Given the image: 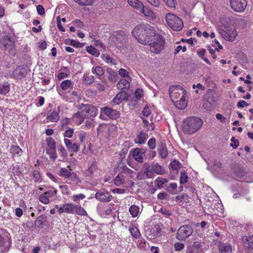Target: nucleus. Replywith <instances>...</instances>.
I'll return each instance as SVG.
<instances>
[{
	"mask_svg": "<svg viewBox=\"0 0 253 253\" xmlns=\"http://www.w3.org/2000/svg\"><path fill=\"white\" fill-rule=\"evenodd\" d=\"M95 198L101 202H109L111 200L112 196L108 192L99 190L95 195Z\"/></svg>",
	"mask_w": 253,
	"mask_h": 253,
	"instance_id": "nucleus-16",
	"label": "nucleus"
},
{
	"mask_svg": "<svg viewBox=\"0 0 253 253\" xmlns=\"http://www.w3.org/2000/svg\"><path fill=\"white\" fill-rule=\"evenodd\" d=\"M57 190L55 188H53V190H49L44 193V194L47 196L49 198L52 197L54 195H56Z\"/></svg>",
	"mask_w": 253,
	"mask_h": 253,
	"instance_id": "nucleus-52",
	"label": "nucleus"
},
{
	"mask_svg": "<svg viewBox=\"0 0 253 253\" xmlns=\"http://www.w3.org/2000/svg\"><path fill=\"white\" fill-rule=\"evenodd\" d=\"M101 112L110 118L117 119L120 117V113L117 111L111 108L104 107L101 108Z\"/></svg>",
	"mask_w": 253,
	"mask_h": 253,
	"instance_id": "nucleus-14",
	"label": "nucleus"
},
{
	"mask_svg": "<svg viewBox=\"0 0 253 253\" xmlns=\"http://www.w3.org/2000/svg\"><path fill=\"white\" fill-rule=\"evenodd\" d=\"M72 82L70 80H67L61 82L60 86L63 90H66L71 86Z\"/></svg>",
	"mask_w": 253,
	"mask_h": 253,
	"instance_id": "nucleus-46",
	"label": "nucleus"
},
{
	"mask_svg": "<svg viewBox=\"0 0 253 253\" xmlns=\"http://www.w3.org/2000/svg\"><path fill=\"white\" fill-rule=\"evenodd\" d=\"M60 109L59 106L58 107L57 110H53L50 115L47 117V119L52 122H56L59 119V113Z\"/></svg>",
	"mask_w": 253,
	"mask_h": 253,
	"instance_id": "nucleus-21",
	"label": "nucleus"
},
{
	"mask_svg": "<svg viewBox=\"0 0 253 253\" xmlns=\"http://www.w3.org/2000/svg\"><path fill=\"white\" fill-rule=\"evenodd\" d=\"M168 182V179L167 178H164L161 177H158L155 180V183L156 186L159 188H162L163 187V185Z\"/></svg>",
	"mask_w": 253,
	"mask_h": 253,
	"instance_id": "nucleus-35",
	"label": "nucleus"
},
{
	"mask_svg": "<svg viewBox=\"0 0 253 253\" xmlns=\"http://www.w3.org/2000/svg\"><path fill=\"white\" fill-rule=\"evenodd\" d=\"M39 201L44 204H48L49 203V198L44 193L39 196Z\"/></svg>",
	"mask_w": 253,
	"mask_h": 253,
	"instance_id": "nucleus-50",
	"label": "nucleus"
},
{
	"mask_svg": "<svg viewBox=\"0 0 253 253\" xmlns=\"http://www.w3.org/2000/svg\"><path fill=\"white\" fill-rule=\"evenodd\" d=\"M0 45L4 50H7L10 55L14 56L16 54L15 41L11 37L7 35L3 36L0 39Z\"/></svg>",
	"mask_w": 253,
	"mask_h": 253,
	"instance_id": "nucleus-7",
	"label": "nucleus"
},
{
	"mask_svg": "<svg viewBox=\"0 0 253 253\" xmlns=\"http://www.w3.org/2000/svg\"><path fill=\"white\" fill-rule=\"evenodd\" d=\"M10 152L13 156H20L23 151L18 146L12 145L10 148Z\"/></svg>",
	"mask_w": 253,
	"mask_h": 253,
	"instance_id": "nucleus-31",
	"label": "nucleus"
},
{
	"mask_svg": "<svg viewBox=\"0 0 253 253\" xmlns=\"http://www.w3.org/2000/svg\"><path fill=\"white\" fill-rule=\"evenodd\" d=\"M47 154H48L50 159L54 160L57 158V154L56 153V149H46Z\"/></svg>",
	"mask_w": 253,
	"mask_h": 253,
	"instance_id": "nucleus-45",
	"label": "nucleus"
},
{
	"mask_svg": "<svg viewBox=\"0 0 253 253\" xmlns=\"http://www.w3.org/2000/svg\"><path fill=\"white\" fill-rule=\"evenodd\" d=\"M204 242L198 241L189 243L187 247L186 253H204Z\"/></svg>",
	"mask_w": 253,
	"mask_h": 253,
	"instance_id": "nucleus-10",
	"label": "nucleus"
},
{
	"mask_svg": "<svg viewBox=\"0 0 253 253\" xmlns=\"http://www.w3.org/2000/svg\"><path fill=\"white\" fill-rule=\"evenodd\" d=\"M218 251L220 253H231L232 246L229 244L220 243L218 245Z\"/></svg>",
	"mask_w": 253,
	"mask_h": 253,
	"instance_id": "nucleus-22",
	"label": "nucleus"
},
{
	"mask_svg": "<svg viewBox=\"0 0 253 253\" xmlns=\"http://www.w3.org/2000/svg\"><path fill=\"white\" fill-rule=\"evenodd\" d=\"M152 112L151 107L146 106L143 109L142 114L144 116L148 117L150 115Z\"/></svg>",
	"mask_w": 253,
	"mask_h": 253,
	"instance_id": "nucleus-51",
	"label": "nucleus"
},
{
	"mask_svg": "<svg viewBox=\"0 0 253 253\" xmlns=\"http://www.w3.org/2000/svg\"><path fill=\"white\" fill-rule=\"evenodd\" d=\"M184 248V245L183 243L177 242L174 245V248L175 251H180Z\"/></svg>",
	"mask_w": 253,
	"mask_h": 253,
	"instance_id": "nucleus-53",
	"label": "nucleus"
},
{
	"mask_svg": "<svg viewBox=\"0 0 253 253\" xmlns=\"http://www.w3.org/2000/svg\"><path fill=\"white\" fill-rule=\"evenodd\" d=\"M64 142L66 146L72 152H78L79 148V146L76 143H72L71 141L68 139H65Z\"/></svg>",
	"mask_w": 253,
	"mask_h": 253,
	"instance_id": "nucleus-25",
	"label": "nucleus"
},
{
	"mask_svg": "<svg viewBox=\"0 0 253 253\" xmlns=\"http://www.w3.org/2000/svg\"><path fill=\"white\" fill-rule=\"evenodd\" d=\"M74 1L80 5L89 6L93 4L95 0H74Z\"/></svg>",
	"mask_w": 253,
	"mask_h": 253,
	"instance_id": "nucleus-36",
	"label": "nucleus"
},
{
	"mask_svg": "<svg viewBox=\"0 0 253 253\" xmlns=\"http://www.w3.org/2000/svg\"><path fill=\"white\" fill-rule=\"evenodd\" d=\"M98 173V169L95 162H93L86 170L85 174L86 176L93 177L96 176Z\"/></svg>",
	"mask_w": 253,
	"mask_h": 253,
	"instance_id": "nucleus-20",
	"label": "nucleus"
},
{
	"mask_svg": "<svg viewBox=\"0 0 253 253\" xmlns=\"http://www.w3.org/2000/svg\"><path fill=\"white\" fill-rule=\"evenodd\" d=\"M127 2L130 6L138 11L143 8V4L139 0H127Z\"/></svg>",
	"mask_w": 253,
	"mask_h": 253,
	"instance_id": "nucleus-28",
	"label": "nucleus"
},
{
	"mask_svg": "<svg viewBox=\"0 0 253 253\" xmlns=\"http://www.w3.org/2000/svg\"><path fill=\"white\" fill-rule=\"evenodd\" d=\"M85 198V196L83 194H80L79 195H74L72 196V200L76 203L79 202L81 200H83Z\"/></svg>",
	"mask_w": 253,
	"mask_h": 253,
	"instance_id": "nucleus-49",
	"label": "nucleus"
},
{
	"mask_svg": "<svg viewBox=\"0 0 253 253\" xmlns=\"http://www.w3.org/2000/svg\"><path fill=\"white\" fill-rule=\"evenodd\" d=\"M139 11L143 14L144 16L150 19L154 20L156 18V16L153 11L144 5H143V8H141Z\"/></svg>",
	"mask_w": 253,
	"mask_h": 253,
	"instance_id": "nucleus-19",
	"label": "nucleus"
},
{
	"mask_svg": "<svg viewBox=\"0 0 253 253\" xmlns=\"http://www.w3.org/2000/svg\"><path fill=\"white\" fill-rule=\"evenodd\" d=\"M159 154L160 157L163 158H166L168 156V150L166 147V145L162 142L159 145Z\"/></svg>",
	"mask_w": 253,
	"mask_h": 253,
	"instance_id": "nucleus-29",
	"label": "nucleus"
},
{
	"mask_svg": "<svg viewBox=\"0 0 253 253\" xmlns=\"http://www.w3.org/2000/svg\"><path fill=\"white\" fill-rule=\"evenodd\" d=\"M9 84L7 82L0 84V94L5 95L9 91Z\"/></svg>",
	"mask_w": 253,
	"mask_h": 253,
	"instance_id": "nucleus-34",
	"label": "nucleus"
},
{
	"mask_svg": "<svg viewBox=\"0 0 253 253\" xmlns=\"http://www.w3.org/2000/svg\"><path fill=\"white\" fill-rule=\"evenodd\" d=\"M150 4L156 7H159L160 5L159 0H146Z\"/></svg>",
	"mask_w": 253,
	"mask_h": 253,
	"instance_id": "nucleus-58",
	"label": "nucleus"
},
{
	"mask_svg": "<svg viewBox=\"0 0 253 253\" xmlns=\"http://www.w3.org/2000/svg\"><path fill=\"white\" fill-rule=\"evenodd\" d=\"M133 173L132 171L130 169L126 168L125 169L124 172L119 173L114 179V183L117 185L120 186L125 182L126 175L127 173L131 174Z\"/></svg>",
	"mask_w": 253,
	"mask_h": 253,
	"instance_id": "nucleus-15",
	"label": "nucleus"
},
{
	"mask_svg": "<svg viewBox=\"0 0 253 253\" xmlns=\"http://www.w3.org/2000/svg\"><path fill=\"white\" fill-rule=\"evenodd\" d=\"M92 73L95 74L96 75L100 76L99 78L103 82H106V80L101 76L104 74V71L102 67L100 66H96L92 68Z\"/></svg>",
	"mask_w": 253,
	"mask_h": 253,
	"instance_id": "nucleus-26",
	"label": "nucleus"
},
{
	"mask_svg": "<svg viewBox=\"0 0 253 253\" xmlns=\"http://www.w3.org/2000/svg\"><path fill=\"white\" fill-rule=\"evenodd\" d=\"M133 37L138 42L150 46V51L159 54L164 48L165 41L163 37L156 32L154 27L145 23L136 25L132 30Z\"/></svg>",
	"mask_w": 253,
	"mask_h": 253,
	"instance_id": "nucleus-1",
	"label": "nucleus"
},
{
	"mask_svg": "<svg viewBox=\"0 0 253 253\" xmlns=\"http://www.w3.org/2000/svg\"><path fill=\"white\" fill-rule=\"evenodd\" d=\"M208 224V222L205 221H202L200 223H196L194 224V226L195 227H201V228L204 230L206 228L207 225Z\"/></svg>",
	"mask_w": 253,
	"mask_h": 253,
	"instance_id": "nucleus-56",
	"label": "nucleus"
},
{
	"mask_svg": "<svg viewBox=\"0 0 253 253\" xmlns=\"http://www.w3.org/2000/svg\"><path fill=\"white\" fill-rule=\"evenodd\" d=\"M106 72L109 75L108 78L111 82H115L116 81L117 74L113 69L109 68L107 69Z\"/></svg>",
	"mask_w": 253,
	"mask_h": 253,
	"instance_id": "nucleus-33",
	"label": "nucleus"
},
{
	"mask_svg": "<svg viewBox=\"0 0 253 253\" xmlns=\"http://www.w3.org/2000/svg\"><path fill=\"white\" fill-rule=\"evenodd\" d=\"M130 86L129 82L125 79H122L117 84V87L119 89H128Z\"/></svg>",
	"mask_w": 253,
	"mask_h": 253,
	"instance_id": "nucleus-30",
	"label": "nucleus"
},
{
	"mask_svg": "<svg viewBox=\"0 0 253 253\" xmlns=\"http://www.w3.org/2000/svg\"><path fill=\"white\" fill-rule=\"evenodd\" d=\"M86 51L89 53L96 57H98L99 55V51L95 47L89 46L86 47Z\"/></svg>",
	"mask_w": 253,
	"mask_h": 253,
	"instance_id": "nucleus-39",
	"label": "nucleus"
},
{
	"mask_svg": "<svg viewBox=\"0 0 253 253\" xmlns=\"http://www.w3.org/2000/svg\"><path fill=\"white\" fill-rule=\"evenodd\" d=\"M129 231L134 237L138 238L140 236V233L137 227L132 226L129 227Z\"/></svg>",
	"mask_w": 253,
	"mask_h": 253,
	"instance_id": "nucleus-42",
	"label": "nucleus"
},
{
	"mask_svg": "<svg viewBox=\"0 0 253 253\" xmlns=\"http://www.w3.org/2000/svg\"><path fill=\"white\" fill-rule=\"evenodd\" d=\"M148 138V134L143 131L140 132L136 138L134 139L135 143L142 144L145 143L146 140Z\"/></svg>",
	"mask_w": 253,
	"mask_h": 253,
	"instance_id": "nucleus-23",
	"label": "nucleus"
},
{
	"mask_svg": "<svg viewBox=\"0 0 253 253\" xmlns=\"http://www.w3.org/2000/svg\"><path fill=\"white\" fill-rule=\"evenodd\" d=\"M242 242L245 252L247 253H253V235L244 236Z\"/></svg>",
	"mask_w": 253,
	"mask_h": 253,
	"instance_id": "nucleus-12",
	"label": "nucleus"
},
{
	"mask_svg": "<svg viewBox=\"0 0 253 253\" xmlns=\"http://www.w3.org/2000/svg\"><path fill=\"white\" fill-rule=\"evenodd\" d=\"M165 19L168 25L173 30L179 31L182 29L183 21L177 15L172 13H168L165 16Z\"/></svg>",
	"mask_w": 253,
	"mask_h": 253,
	"instance_id": "nucleus-6",
	"label": "nucleus"
},
{
	"mask_svg": "<svg viewBox=\"0 0 253 253\" xmlns=\"http://www.w3.org/2000/svg\"><path fill=\"white\" fill-rule=\"evenodd\" d=\"M129 211L133 217H136L139 212V208L135 205H132L129 208Z\"/></svg>",
	"mask_w": 253,
	"mask_h": 253,
	"instance_id": "nucleus-37",
	"label": "nucleus"
},
{
	"mask_svg": "<svg viewBox=\"0 0 253 253\" xmlns=\"http://www.w3.org/2000/svg\"><path fill=\"white\" fill-rule=\"evenodd\" d=\"M148 145L151 149H154L156 147V140L155 138H151L148 142Z\"/></svg>",
	"mask_w": 253,
	"mask_h": 253,
	"instance_id": "nucleus-57",
	"label": "nucleus"
},
{
	"mask_svg": "<svg viewBox=\"0 0 253 253\" xmlns=\"http://www.w3.org/2000/svg\"><path fill=\"white\" fill-rule=\"evenodd\" d=\"M126 92L120 91L114 97L113 100V102L116 105L120 104L123 100L126 98Z\"/></svg>",
	"mask_w": 253,
	"mask_h": 253,
	"instance_id": "nucleus-24",
	"label": "nucleus"
},
{
	"mask_svg": "<svg viewBox=\"0 0 253 253\" xmlns=\"http://www.w3.org/2000/svg\"><path fill=\"white\" fill-rule=\"evenodd\" d=\"M86 136V132H84L83 131L79 132V134H78V137H79V140L81 141V143H83L84 141Z\"/></svg>",
	"mask_w": 253,
	"mask_h": 253,
	"instance_id": "nucleus-54",
	"label": "nucleus"
},
{
	"mask_svg": "<svg viewBox=\"0 0 253 253\" xmlns=\"http://www.w3.org/2000/svg\"><path fill=\"white\" fill-rule=\"evenodd\" d=\"M94 77L92 76H87L84 78L85 82L87 84H91L94 82Z\"/></svg>",
	"mask_w": 253,
	"mask_h": 253,
	"instance_id": "nucleus-63",
	"label": "nucleus"
},
{
	"mask_svg": "<svg viewBox=\"0 0 253 253\" xmlns=\"http://www.w3.org/2000/svg\"><path fill=\"white\" fill-rule=\"evenodd\" d=\"M33 179L35 182H41L42 180L41 175L38 170H34L33 172Z\"/></svg>",
	"mask_w": 253,
	"mask_h": 253,
	"instance_id": "nucleus-43",
	"label": "nucleus"
},
{
	"mask_svg": "<svg viewBox=\"0 0 253 253\" xmlns=\"http://www.w3.org/2000/svg\"><path fill=\"white\" fill-rule=\"evenodd\" d=\"M203 125V121L198 117H188L182 122V129L186 134H193L197 132Z\"/></svg>",
	"mask_w": 253,
	"mask_h": 253,
	"instance_id": "nucleus-4",
	"label": "nucleus"
},
{
	"mask_svg": "<svg viewBox=\"0 0 253 253\" xmlns=\"http://www.w3.org/2000/svg\"><path fill=\"white\" fill-rule=\"evenodd\" d=\"M102 59L108 64L111 65H115L114 59L109 55L107 54H103L101 56Z\"/></svg>",
	"mask_w": 253,
	"mask_h": 253,
	"instance_id": "nucleus-40",
	"label": "nucleus"
},
{
	"mask_svg": "<svg viewBox=\"0 0 253 253\" xmlns=\"http://www.w3.org/2000/svg\"><path fill=\"white\" fill-rule=\"evenodd\" d=\"M151 169L153 171V173L159 175H163L165 173V169L160 165L158 164H153L151 165Z\"/></svg>",
	"mask_w": 253,
	"mask_h": 253,
	"instance_id": "nucleus-27",
	"label": "nucleus"
},
{
	"mask_svg": "<svg viewBox=\"0 0 253 253\" xmlns=\"http://www.w3.org/2000/svg\"><path fill=\"white\" fill-rule=\"evenodd\" d=\"M170 166L174 170H177L181 167V164L177 160H173L170 163Z\"/></svg>",
	"mask_w": 253,
	"mask_h": 253,
	"instance_id": "nucleus-47",
	"label": "nucleus"
},
{
	"mask_svg": "<svg viewBox=\"0 0 253 253\" xmlns=\"http://www.w3.org/2000/svg\"><path fill=\"white\" fill-rule=\"evenodd\" d=\"M74 214H76L81 216H87V213L85 210L80 206L75 205Z\"/></svg>",
	"mask_w": 253,
	"mask_h": 253,
	"instance_id": "nucleus-32",
	"label": "nucleus"
},
{
	"mask_svg": "<svg viewBox=\"0 0 253 253\" xmlns=\"http://www.w3.org/2000/svg\"><path fill=\"white\" fill-rule=\"evenodd\" d=\"M231 146H232L233 148H236L239 145V141L235 139L234 137H232V138L231 139Z\"/></svg>",
	"mask_w": 253,
	"mask_h": 253,
	"instance_id": "nucleus-60",
	"label": "nucleus"
},
{
	"mask_svg": "<svg viewBox=\"0 0 253 253\" xmlns=\"http://www.w3.org/2000/svg\"><path fill=\"white\" fill-rule=\"evenodd\" d=\"M216 118L219 120L222 123H225L226 122V118L223 117L221 114L217 113L215 115Z\"/></svg>",
	"mask_w": 253,
	"mask_h": 253,
	"instance_id": "nucleus-64",
	"label": "nucleus"
},
{
	"mask_svg": "<svg viewBox=\"0 0 253 253\" xmlns=\"http://www.w3.org/2000/svg\"><path fill=\"white\" fill-rule=\"evenodd\" d=\"M97 114V109L95 107L82 104L79 106V111L73 115V119L78 125H80L85 119L95 117Z\"/></svg>",
	"mask_w": 253,
	"mask_h": 253,
	"instance_id": "nucleus-3",
	"label": "nucleus"
},
{
	"mask_svg": "<svg viewBox=\"0 0 253 253\" xmlns=\"http://www.w3.org/2000/svg\"><path fill=\"white\" fill-rule=\"evenodd\" d=\"M115 40L114 42L118 46H121L126 41V36L125 33L122 31L117 32L115 35Z\"/></svg>",
	"mask_w": 253,
	"mask_h": 253,
	"instance_id": "nucleus-18",
	"label": "nucleus"
},
{
	"mask_svg": "<svg viewBox=\"0 0 253 253\" xmlns=\"http://www.w3.org/2000/svg\"><path fill=\"white\" fill-rule=\"evenodd\" d=\"M47 147L46 149H56L55 140L52 137H48L46 139Z\"/></svg>",
	"mask_w": 253,
	"mask_h": 253,
	"instance_id": "nucleus-38",
	"label": "nucleus"
},
{
	"mask_svg": "<svg viewBox=\"0 0 253 253\" xmlns=\"http://www.w3.org/2000/svg\"><path fill=\"white\" fill-rule=\"evenodd\" d=\"M75 206V204L67 203L62 205L61 207L55 205V208L58 210L59 214L63 212L68 214H74Z\"/></svg>",
	"mask_w": 253,
	"mask_h": 253,
	"instance_id": "nucleus-13",
	"label": "nucleus"
},
{
	"mask_svg": "<svg viewBox=\"0 0 253 253\" xmlns=\"http://www.w3.org/2000/svg\"><path fill=\"white\" fill-rule=\"evenodd\" d=\"M145 150L143 148H135L132 151L134 159L139 163H142L145 156Z\"/></svg>",
	"mask_w": 253,
	"mask_h": 253,
	"instance_id": "nucleus-17",
	"label": "nucleus"
},
{
	"mask_svg": "<svg viewBox=\"0 0 253 253\" xmlns=\"http://www.w3.org/2000/svg\"><path fill=\"white\" fill-rule=\"evenodd\" d=\"M73 24L77 27H78L80 28H83L84 26V23L80 20L76 19L75 20Z\"/></svg>",
	"mask_w": 253,
	"mask_h": 253,
	"instance_id": "nucleus-62",
	"label": "nucleus"
},
{
	"mask_svg": "<svg viewBox=\"0 0 253 253\" xmlns=\"http://www.w3.org/2000/svg\"><path fill=\"white\" fill-rule=\"evenodd\" d=\"M74 132V130L72 128H69L65 131L64 132V135L65 137H67L71 138L72 135Z\"/></svg>",
	"mask_w": 253,
	"mask_h": 253,
	"instance_id": "nucleus-61",
	"label": "nucleus"
},
{
	"mask_svg": "<svg viewBox=\"0 0 253 253\" xmlns=\"http://www.w3.org/2000/svg\"><path fill=\"white\" fill-rule=\"evenodd\" d=\"M224 23L225 20L221 19V23L224 29H219V33L224 40L229 42H233L237 36V31L233 26H229L227 23Z\"/></svg>",
	"mask_w": 253,
	"mask_h": 253,
	"instance_id": "nucleus-5",
	"label": "nucleus"
},
{
	"mask_svg": "<svg viewBox=\"0 0 253 253\" xmlns=\"http://www.w3.org/2000/svg\"><path fill=\"white\" fill-rule=\"evenodd\" d=\"M59 188L61 189V192L63 194L68 195L69 194V188L67 185H60Z\"/></svg>",
	"mask_w": 253,
	"mask_h": 253,
	"instance_id": "nucleus-55",
	"label": "nucleus"
},
{
	"mask_svg": "<svg viewBox=\"0 0 253 253\" xmlns=\"http://www.w3.org/2000/svg\"><path fill=\"white\" fill-rule=\"evenodd\" d=\"M146 178H152L153 177V171L151 169V166H146L144 168V172Z\"/></svg>",
	"mask_w": 253,
	"mask_h": 253,
	"instance_id": "nucleus-41",
	"label": "nucleus"
},
{
	"mask_svg": "<svg viewBox=\"0 0 253 253\" xmlns=\"http://www.w3.org/2000/svg\"><path fill=\"white\" fill-rule=\"evenodd\" d=\"M119 74L123 77H129V73L123 68H121L119 71Z\"/></svg>",
	"mask_w": 253,
	"mask_h": 253,
	"instance_id": "nucleus-59",
	"label": "nucleus"
},
{
	"mask_svg": "<svg viewBox=\"0 0 253 253\" xmlns=\"http://www.w3.org/2000/svg\"><path fill=\"white\" fill-rule=\"evenodd\" d=\"M166 5L171 8L175 9L177 5L176 0H163Z\"/></svg>",
	"mask_w": 253,
	"mask_h": 253,
	"instance_id": "nucleus-44",
	"label": "nucleus"
},
{
	"mask_svg": "<svg viewBox=\"0 0 253 253\" xmlns=\"http://www.w3.org/2000/svg\"><path fill=\"white\" fill-rule=\"evenodd\" d=\"M230 4L234 10L241 12L245 9L247 3L246 0H231Z\"/></svg>",
	"mask_w": 253,
	"mask_h": 253,
	"instance_id": "nucleus-11",
	"label": "nucleus"
},
{
	"mask_svg": "<svg viewBox=\"0 0 253 253\" xmlns=\"http://www.w3.org/2000/svg\"><path fill=\"white\" fill-rule=\"evenodd\" d=\"M188 177L185 172L182 171L180 172V184L186 183L188 181Z\"/></svg>",
	"mask_w": 253,
	"mask_h": 253,
	"instance_id": "nucleus-48",
	"label": "nucleus"
},
{
	"mask_svg": "<svg viewBox=\"0 0 253 253\" xmlns=\"http://www.w3.org/2000/svg\"><path fill=\"white\" fill-rule=\"evenodd\" d=\"M169 96L175 107L178 109L186 108L187 102L186 100L185 91L179 85H171L169 89Z\"/></svg>",
	"mask_w": 253,
	"mask_h": 253,
	"instance_id": "nucleus-2",
	"label": "nucleus"
},
{
	"mask_svg": "<svg viewBox=\"0 0 253 253\" xmlns=\"http://www.w3.org/2000/svg\"><path fill=\"white\" fill-rule=\"evenodd\" d=\"M193 233V227L189 225L181 226L177 230L176 238L179 241H184Z\"/></svg>",
	"mask_w": 253,
	"mask_h": 253,
	"instance_id": "nucleus-9",
	"label": "nucleus"
},
{
	"mask_svg": "<svg viewBox=\"0 0 253 253\" xmlns=\"http://www.w3.org/2000/svg\"><path fill=\"white\" fill-rule=\"evenodd\" d=\"M70 167L67 168H61L58 172V175L64 178L66 182L70 184L72 182H76L78 177L76 173L71 172V169H68Z\"/></svg>",
	"mask_w": 253,
	"mask_h": 253,
	"instance_id": "nucleus-8",
	"label": "nucleus"
}]
</instances>
